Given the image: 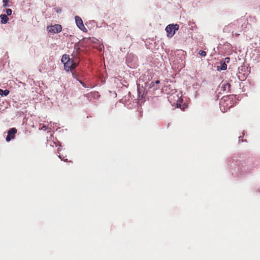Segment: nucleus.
Returning a JSON list of instances; mask_svg holds the SVG:
<instances>
[{"instance_id":"f03ea898","label":"nucleus","mask_w":260,"mask_h":260,"mask_svg":"<svg viewBox=\"0 0 260 260\" xmlns=\"http://www.w3.org/2000/svg\"><path fill=\"white\" fill-rule=\"evenodd\" d=\"M179 29V25L178 24H169L166 28V31L167 32L168 37H172L176 30Z\"/></svg>"},{"instance_id":"f3484780","label":"nucleus","mask_w":260,"mask_h":260,"mask_svg":"<svg viewBox=\"0 0 260 260\" xmlns=\"http://www.w3.org/2000/svg\"><path fill=\"white\" fill-rule=\"evenodd\" d=\"M76 66H77V64L73 62V69H75L76 67Z\"/></svg>"},{"instance_id":"aec40b11","label":"nucleus","mask_w":260,"mask_h":260,"mask_svg":"<svg viewBox=\"0 0 260 260\" xmlns=\"http://www.w3.org/2000/svg\"><path fill=\"white\" fill-rule=\"evenodd\" d=\"M155 83H156V84H158V83H159V80H156V81H155Z\"/></svg>"},{"instance_id":"4468645a","label":"nucleus","mask_w":260,"mask_h":260,"mask_svg":"<svg viewBox=\"0 0 260 260\" xmlns=\"http://www.w3.org/2000/svg\"><path fill=\"white\" fill-rule=\"evenodd\" d=\"M9 1V0H3L4 7H6L7 6Z\"/></svg>"},{"instance_id":"7ed1b4c3","label":"nucleus","mask_w":260,"mask_h":260,"mask_svg":"<svg viewBox=\"0 0 260 260\" xmlns=\"http://www.w3.org/2000/svg\"><path fill=\"white\" fill-rule=\"evenodd\" d=\"M47 30L48 32L56 34L60 32L62 30V26L59 24H55L48 26Z\"/></svg>"},{"instance_id":"9b49d317","label":"nucleus","mask_w":260,"mask_h":260,"mask_svg":"<svg viewBox=\"0 0 260 260\" xmlns=\"http://www.w3.org/2000/svg\"><path fill=\"white\" fill-rule=\"evenodd\" d=\"M74 49L76 50L75 51H74V52L72 54V55L75 56L77 54L78 50L80 49L78 45L75 44L74 45Z\"/></svg>"},{"instance_id":"dca6fc26","label":"nucleus","mask_w":260,"mask_h":260,"mask_svg":"<svg viewBox=\"0 0 260 260\" xmlns=\"http://www.w3.org/2000/svg\"><path fill=\"white\" fill-rule=\"evenodd\" d=\"M230 59L229 57H226L225 58V61L224 62H225V63L226 62H229L230 61Z\"/></svg>"},{"instance_id":"f257e3e1","label":"nucleus","mask_w":260,"mask_h":260,"mask_svg":"<svg viewBox=\"0 0 260 260\" xmlns=\"http://www.w3.org/2000/svg\"><path fill=\"white\" fill-rule=\"evenodd\" d=\"M168 100L172 106H175L177 108L181 106L182 102V94L180 92H175L171 93L168 96Z\"/></svg>"},{"instance_id":"6e6552de","label":"nucleus","mask_w":260,"mask_h":260,"mask_svg":"<svg viewBox=\"0 0 260 260\" xmlns=\"http://www.w3.org/2000/svg\"><path fill=\"white\" fill-rule=\"evenodd\" d=\"M71 59L69 57V56L67 54L63 55L62 58H61V62L64 64L65 63L69 62V60H70Z\"/></svg>"},{"instance_id":"20e7f679","label":"nucleus","mask_w":260,"mask_h":260,"mask_svg":"<svg viewBox=\"0 0 260 260\" xmlns=\"http://www.w3.org/2000/svg\"><path fill=\"white\" fill-rule=\"evenodd\" d=\"M75 21L77 26L82 30L87 31V29L84 26L82 19L78 16L75 17Z\"/></svg>"},{"instance_id":"1a4fd4ad","label":"nucleus","mask_w":260,"mask_h":260,"mask_svg":"<svg viewBox=\"0 0 260 260\" xmlns=\"http://www.w3.org/2000/svg\"><path fill=\"white\" fill-rule=\"evenodd\" d=\"M17 130L15 128H10L8 133V134L9 135H11V136H12V138H14V135L16 133Z\"/></svg>"},{"instance_id":"9d476101","label":"nucleus","mask_w":260,"mask_h":260,"mask_svg":"<svg viewBox=\"0 0 260 260\" xmlns=\"http://www.w3.org/2000/svg\"><path fill=\"white\" fill-rule=\"evenodd\" d=\"M9 93V91L8 90H3L2 89H0V95L3 96H7Z\"/></svg>"},{"instance_id":"39448f33","label":"nucleus","mask_w":260,"mask_h":260,"mask_svg":"<svg viewBox=\"0 0 260 260\" xmlns=\"http://www.w3.org/2000/svg\"><path fill=\"white\" fill-rule=\"evenodd\" d=\"M73 61L71 59L64 64V68L66 70L69 71L73 69Z\"/></svg>"},{"instance_id":"2eb2a0df","label":"nucleus","mask_w":260,"mask_h":260,"mask_svg":"<svg viewBox=\"0 0 260 260\" xmlns=\"http://www.w3.org/2000/svg\"><path fill=\"white\" fill-rule=\"evenodd\" d=\"M11 139H12V136L11 137V135H9L8 134V135H7V136L6 137V141L7 142H9V141H10L11 140Z\"/></svg>"},{"instance_id":"0eeeda50","label":"nucleus","mask_w":260,"mask_h":260,"mask_svg":"<svg viewBox=\"0 0 260 260\" xmlns=\"http://www.w3.org/2000/svg\"><path fill=\"white\" fill-rule=\"evenodd\" d=\"M0 18L1 19V23L2 24H6L8 22L9 18L5 14H1L0 15Z\"/></svg>"},{"instance_id":"a211bd4d","label":"nucleus","mask_w":260,"mask_h":260,"mask_svg":"<svg viewBox=\"0 0 260 260\" xmlns=\"http://www.w3.org/2000/svg\"><path fill=\"white\" fill-rule=\"evenodd\" d=\"M61 9L58 8V9H57L56 12L57 13H60L61 12Z\"/></svg>"},{"instance_id":"6ab92c4d","label":"nucleus","mask_w":260,"mask_h":260,"mask_svg":"<svg viewBox=\"0 0 260 260\" xmlns=\"http://www.w3.org/2000/svg\"><path fill=\"white\" fill-rule=\"evenodd\" d=\"M41 129L45 131L46 129V127L45 126H43Z\"/></svg>"},{"instance_id":"423d86ee","label":"nucleus","mask_w":260,"mask_h":260,"mask_svg":"<svg viewBox=\"0 0 260 260\" xmlns=\"http://www.w3.org/2000/svg\"><path fill=\"white\" fill-rule=\"evenodd\" d=\"M221 65L217 67V70L218 71L225 70L227 68V65L225 62L221 61Z\"/></svg>"},{"instance_id":"ddd939ff","label":"nucleus","mask_w":260,"mask_h":260,"mask_svg":"<svg viewBox=\"0 0 260 260\" xmlns=\"http://www.w3.org/2000/svg\"><path fill=\"white\" fill-rule=\"evenodd\" d=\"M199 54H200L202 56H205L206 55V52L203 50H200L199 52Z\"/></svg>"},{"instance_id":"f8f14e48","label":"nucleus","mask_w":260,"mask_h":260,"mask_svg":"<svg viewBox=\"0 0 260 260\" xmlns=\"http://www.w3.org/2000/svg\"><path fill=\"white\" fill-rule=\"evenodd\" d=\"M6 12L7 15H11V14L12 13V11L10 9H7L6 10Z\"/></svg>"}]
</instances>
